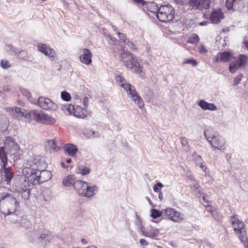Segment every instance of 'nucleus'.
Here are the masks:
<instances>
[{"mask_svg":"<svg viewBox=\"0 0 248 248\" xmlns=\"http://www.w3.org/2000/svg\"><path fill=\"white\" fill-rule=\"evenodd\" d=\"M78 181L76 180L75 177L73 175H70L63 179L62 183L65 186H68L73 185L74 187L75 184Z\"/></svg>","mask_w":248,"mask_h":248,"instance_id":"26","label":"nucleus"},{"mask_svg":"<svg viewBox=\"0 0 248 248\" xmlns=\"http://www.w3.org/2000/svg\"><path fill=\"white\" fill-rule=\"evenodd\" d=\"M61 166H62V167H63V168H66V167L65 166V165H64V164L63 162H62V163H61Z\"/></svg>","mask_w":248,"mask_h":248,"instance_id":"59","label":"nucleus"},{"mask_svg":"<svg viewBox=\"0 0 248 248\" xmlns=\"http://www.w3.org/2000/svg\"><path fill=\"white\" fill-rule=\"evenodd\" d=\"M6 166L1 165V172L4 179V181L6 182L7 184L9 185L14 176V173L12 170L11 167H7Z\"/></svg>","mask_w":248,"mask_h":248,"instance_id":"18","label":"nucleus"},{"mask_svg":"<svg viewBox=\"0 0 248 248\" xmlns=\"http://www.w3.org/2000/svg\"><path fill=\"white\" fill-rule=\"evenodd\" d=\"M203 161H202V162L200 163V164H197V166H199L202 170L205 172L206 175L207 167L203 164Z\"/></svg>","mask_w":248,"mask_h":248,"instance_id":"46","label":"nucleus"},{"mask_svg":"<svg viewBox=\"0 0 248 248\" xmlns=\"http://www.w3.org/2000/svg\"><path fill=\"white\" fill-rule=\"evenodd\" d=\"M72 114H73L74 116L80 118H83L85 116L83 108L79 106H74Z\"/></svg>","mask_w":248,"mask_h":248,"instance_id":"28","label":"nucleus"},{"mask_svg":"<svg viewBox=\"0 0 248 248\" xmlns=\"http://www.w3.org/2000/svg\"><path fill=\"white\" fill-rule=\"evenodd\" d=\"M46 149L49 152L57 151L59 147L54 140H48L46 145Z\"/></svg>","mask_w":248,"mask_h":248,"instance_id":"24","label":"nucleus"},{"mask_svg":"<svg viewBox=\"0 0 248 248\" xmlns=\"http://www.w3.org/2000/svg\"><path fill=\"white\" fill-rule=\"evenodd\" d=\"M115 79L119 85L126 91L129 98L137 104L140 108H142L144 105V102L136 92L135 87L127 83L126 80L121 76L117 75L115 77Z\"/></svg>","mask_w":248,"mask_h":248,"instance_id":"3","label":"nucleus"},{"mask_svg":"<svg viewBox=\"0 0 248 248\" xmlns=\"http://www.w3.org/2000/svg\"><path fill=\"white\" fill-rule=\"evenodd\" d=\"M207 23V21H203V22H201L199 23V24L201 26H204V25H206Z\"/></svg>","mask_w":248,"mask_h":248,"instance_id":"56","label":"nucleus"},{"mask_svg":"<svg viewBox=\"0 0 248 248\" xmlns=\"http://www.w3.org/2000/svg\"><path fill=\"white\" fill-rule=\"evenodd\" d=\"M158 198L160 199V200H161V201L163 199V193L161 191L159 192Z\"/></svg>","mask_w":248,"mask_h":248,"instance_id":"53","label":"nucleus"},{"mask_svg":"<svg viewBox=\"0 0 248 248\" xmlns=\"http://www.w3.org/2000/svg\"><path fill=\"white\" fill-rule=\"evenodd\" d=\"M125 45H126L131 50H135L136 49V47L134 44L132 42H130L129 40L127 42V43L125 44Z\"/></svg>","mask_w":248,"mask_h":248,"instance_id":"44","label":"nucleus"},{"mask_svg":"<svg viewBox=\"0 0 248 248\" xmlns=\"http://www.w3.org/2000/svg\"><path fill=\"white\" fill-rule=\"evenodd\" d=\"M210 0H189V3L192 8L202 10L209 7Z\"/></svg>","mask_w":248,"mask_h":248,"instance_id":"17","label":"nucleus"},{"mask_svg":"<svg viewBox=\"0 0 248 248\" xmlns=\"http://www.w3.org/2000/svg\"><path fill=\"white\" fill-rule=\"evenodd\" d=\"M4 147H0V159L1 162V165H7V157L4 151Z\"/></svg>","mask_w":248,"mask_h":248,"instance_id":"30","label":"nucleus"},{"mask_svg":"<svg viewBox=\"0 0 248 248\" xmlns=\"http://www.w3.org/2000/svg\"><path fill=\"white\" fill-rule=\"evenodd\" d=\"M144 9L146 8L148 11L151 13H156L158 12L159 8H158L157 5L154 2H145L144 5Z\"/></svg>","mask_w":248,"mask_h":248,"instance_id":"27","label":"nucleus"},{"mask_svg":"<svg viewBox=\"0 0 248 248\" xmlns=\"http://www.w3.org/2000/svg\"><path fill=\"white\" fill-rule=\"evenodd\" d=\"M154 191L156 192H161L160 189L155 185L154 186Z\"/></svg>","mask_w":248,"mask_h":248,"instance_id":"50","label":"nucleus"},{"mask_svg":"<svg viewBox=\"0 0 248 248\" xmlns=\"http://www.w3.org/2000/svg\"><path fill=\"white\" fill-rule=\"evenodd\" d=\"M181 4L183 5L184 4V1L183 0H181L180 1H178Z\"/></svg>","mask_w":248,"mask_h":248,"instance_id":"62","label":"nucleus"},{"mask_svg":"<svg viewBox=\"0 0 248 248\" xmlns=\"http://www.w3.org/2000/svg\"><path fill=\"white\" fill-rule=\"evenodd\" d=\"M23 173L26 175L27 178L34 179L37 182H45L49 180L51 177V173L48 170H44L41 171L32 170L29 168H25L23 170Z\"/></svg>","mask_w":248,"mask_h":248,"instance_id":"7","label":"nucleus"},{"mask_svg":"<svg viewBox=\"0 0 248 248\" xmlns=\"http://www.w3.org/2000/svg\"><path fill=\"white\" fill-rule=\"evenodd\" d=\"M84 135L88 138L98 137L99 135L97 132H95L92 129H86L84 131Z\"/></svg>","mask_w":248,"mask_h":248,"instance_id":"32","label":"nucleus"},{"mask_svg":"<svg viewBox=\"0 0 248 248\" xmlns=\"http://www.w3.org/2000/svg\"><path fill=\"white\" fill-rule=\"evenodd\" d=\"M181 143L183 146L186 145L187 144V140L185 138H182L181 139Z\"/></svg>","mask_w":248,"mask_h":248,"instance_id":"48","label":"nucleus"},{"mask_svg":"<svg viewBox=\"0 0 248 248\" xmlns=\"http://www.w3.org/2000/svg\"><path fill=\"white\" fill-rule=\"evenodd\" d=\"M183 64H188L191 65L192 66H195L197 65V62L193 59H186L183 62Z\"/></svg>","mask_w":248,"mask_h":248,"instance_id":"40","label":"nucleus"},{"mask_svg":"<svg viewBox=\"0 0 248 248\" xmlns=\"http://www.w3.org/2000/svg\"><path fill=\"white\" fill-rule=\"evenodd\" d=\"M24 192H27V197H29V191L28 190V191H27L26 190H24Z\"/></svg>","mask_w":248,"mask_h":248,"instance_id":"61","label":"nucleus"},{"mask_svg":"<svg viewBox=\"0 0 248 248\" xmlns=\"http://www.w3.org/2000/svg\"><path fill=\"white\" fill-rule=\"evenodd\" d=\"M4 148L7 153L15 155L19 149L17 144L10 137H6L4 141Z\"/></svg>","mask_w":248,"mask_h":248,"instance_id":"16","label":"nucleus"},{"mask_svg":"<svg viewBox=\"0 0 248 248\" xmlns=\"http://www.w3.org/2000/svg\"><path fill=\"white\" fill-rule=\"evenodd\" d=\"M163 211L164 212L166 217L174 222L180 223L186 219L184 213L177 211L174 208L171 207L167 208Z\"/></svg>","mask_w":248,"mask_h":248,"instance_id":"11","label":"nucleus"},{"mask_svg":"<svg viewBox=\"0 0 248 248\" xmlns=\"http://www.w3.org/2000/svg\"><path fill=\"white\" fill-rule=\"evenodd\" d=\"M21 92L23 95L26 96L29 99L31 96V93L27 89H21Z\"/></svg>","mask_w":248,"mask_h":248,"instance_id":"42","label":"nucleus"},{"mask_svg":"<svg viewBox=\"0 0 248 248\" xmlns=\"http://www.w3.org/2000/svg\"><path fill=\"white\" fill-rule=\"evenodd\" d=\"M198 51L200 53H206L207 52V49L205 47L202 45L201 44L198 47Z\"/></svg>","mask_w":248,"mask_h":248,"instance_id":"43","label":"nucleus"},{"mask_svg":"<svg viewBox=\"0 0 248 248\" xmlns=\"http://www.w3.org/2000/svg\"><path fill=\"white\" fill-rule=\"evenodd\" d=\"M174 14L173 8L170 5H166L159 7L156 16L160 21L166 22L173 18Z\"/></svg>","mask_w":248,"mask_h":248,"instance_id":"9","label":"nucleus"},{"mask_svg":"<svg viewBox=\"0 0 248 248\" xmlns=\"http://www.w3.org/2000/svg\"><path fill=\"white\" fill-rule=\"evenodd\" d=\"M71 161H72V160H71V158H68V159H67L66 160V162H67V163H68V164L70 163L71 162Z\"/></svg>","mask_w":248,"mask_h":248,"instance_id":"58","label":"nucleus"},{"mask_svg":"<svg viewBox=\"0 0 248 248\" xmlns=\"http://www.w3.org/2000/svg\"><path fill=\"white\" fill-rule=\"evenodd\" d=\"M90 169L87 167L81 166H79L77 169V173L82 175H85L90 173Z\"/></svg>","mask_w":248,"mask_h":248,"instance_id":"33","label":"nucleus"},{"mask_svg":"<svg viewBox=\"0 0 248 248\" xmlns=\"http://www.w3.org/2000/svg\"><path fill=\"white\" fill-rule=\"evenodd\" d=\"M211 213H212V217L215 218H216L217 217V213L216 211H212V210H211Z\"/></svg>","mask_w":248,"mask_h":248,"instance_id":"51","label":"nucleus"},{"mask_svg":"<svg viewBox=\"0 0 248 248\" xmlns=\"http://www.w3.org/2000/svg\"><path fill=\"white\" fill-rule=\"evenodd\" d=\"M156 186H157V187H158L159 188H160V187H162L163 186V184H162L161 183H160V182H158V183H157L156 184Z\"/></svg>","mask_w":248,"mask_h":248,"instance_id":"55","label":"nucleus"},{"mask_svg":"<svg viewBox=\"0 0 248 248\" xmlns=\"http://www.w3.org/2000/svg\"><path fill=\"white\" fill-rule=\"evenodd\" d=\"M143 228V227L141 226L140 228V232L143 235L146 237L154 238L159 233L158 229L155 228H151L148 231H144Z\"/></svg>","mask_w":248,"mask_h":248,"instance_id":"22","label":"nucleus"},{"mask_svg":"<svg viewBox=\"0 0 248 248\" xmlns=\"http://www.w3.org/2000/svg\"><path fill=\"white\" fill-rule=\"evenodd\" d=\"M0 65L3 69L8 68L11 67L10 62L6 59H2L1 61Z\"/></svg>","mask_w":248,"mask_h":248,"instance_id":"39","label":"nucleus"},{"mask_svg":"<svg viewBox=\"0 0 248 248\" xmlns=\"http://www.w3.org/2000/svg\"><path fill=\"white\" fill-rule=\"evenodd\" d=\"M192 156L193 157V160L196 165L203 161L202 157L196 152L193 153Z\"/></svg>","mask_w":248,"mask_h":248,"instance_id":"36","label":"nucleus"},{"mask_svg":"<svg viewBox=\"0 0 248 248\" xmlns=\"http://www.w3.org/2000/svg\"><path fill=\"white\" fill-rule=\"evenodd\" d=\"M198 105L204 110L215 111L217 110V107L214 104L208 103L204 100H200Z\"/></svg>","mask_w":248,"mask_h":248,"instance_id":"21","label":"nucleus"},{"mask_svg":"<svg viewBox=\"0 0 248 248\" xmlns=\"http://www.w3.org/2000/svg\"><path fill=\"white\" fill-rule=\"evenodd\" d=\"M147 199L148 200L149 202H151L150 199L148 197H147Z\"/></svg>","mask_w":248,"mask_h":248,"instance_id":"64","label":"nucleus"},{"mask_svg":"<svg viewBox=\"0 0 248 248\" xmlns=\"http://www.w3.org/2000/svg\"><path fill=\"white\" fill-rule=\"evenodd\" d=\"M232 55L231 53L224 52L219 53L217 54L216 62H227L230 61L232 58Z\"/></svg>","mask_w":248,"mask_h":248,"instance_id":"23","label":"nucleus"},{"mask_svg":"<svg viewBox=\"0 0 248 248\" xmlns=\"http://www.w3.org/2000/svg\"><path fill=\"white\" fill-rule=\"evenodd\" d=\"M204 136L210 144L215 148L222 151L225 149L226 141L218 134H212L209 130H205Z\"/></svg>","mask_w":248,"mask_h":248,"instance_id":"8","label":"nucleus"},{"mask_svg":"<svg viewBox=\"0 0 248 248\" xmlns=\"http://www.w3.org/2000/svg\"><path fill=\"white\" fill-rule=\"evenodd\" d=\"M64 150L71 156H75L78 151L77 147L71 143L66 144L64 146Z\"/></svg>","mask_w":248,"mask_h":248,"instance_id":"25","label":"nucleus"},{"mask_svg":"<svg viewBox=\"0 0 248 248\" xmlns=\"http://www.w3.org/2000/svg\"><path fill=\"white\" fill-rule=\"evenodd\" d=\"M244 44L245 46L248 49V39L244 40Z\"/></svg>","mask_w":248,"mask_h":248,"instance_id":"54","label":"nucleus"},{"mask_svg":"<svg viewBox=\"0 0 248 248\" xmlns=\"http://www.w3.org/2000/svg\"><path fill=\"white\" fill-rule=\"evenodd\" d=\"M117 34L118 35L119 38L122 41V42L124 43V44H126L128 39L126 38L125 35L124 34H122L119 32H117Z\"/></svg>","mask_w":248,"mask_h":248,"instance_id":"41","label":"nucleus"},{"mask_svg":"<svg viewBox=\"0 0 248 248\" xmlns=\"http://www.w3.org/2000/svg\"><path fill=\"white\" fill-rule=\"evenodd\" d=\"M74 188L79 195L87 198L93 197L98 190L96 186L81 180L75 184Z\"/></svg>","mask_w":248,"mask_h":248,"instance_id":"4","label":"nucleus"},{"mask_svg":"<svg viewBox=\"0 0 248 248\" xmlns=\"http://www.w3.org/2000/svg\"><path fill=\"white\" fill-rule=\"evenodd\" d=\"M29 239L31 242L37 243L42 247H45L47 244L50 242L52 239V236L47 231L41 232L34 230L30 233Z\"/></svg>","mask_w":248,"mask_h":248,"instance_id":"5","label":"nucleus"},{"mask_svg":"<svg viewBox=\"0 0 248 248\" xmlns=\"http://www.w3.org/2000/svg\"><path fill=\"white\" fill-rule=\"evenodd\" d=\"M37 105L44 110H55L57 105L50 99L44 96H40L37 100Z\"/></svg>","mask_w":248,"mask_h":248,"instance_id":"12","label":"nucleus"},{"mask_svg":"<svg viewBox=\"0 0 248 248\" xmlns=\"http://www.w3.org/2000/svg\"><path fill=\"white\" fill-rule=\"evenodd\" d=\"M151 217L154 218H156L161 216L162 213L157 210L152 209L151 210Z\"/></svg>","mask_w":248,"mask_h":248,"instance_id":"38","label":"nucleus"},{"mask_svg":"<svg viewBox=\"0 0 248 248\" xmlns=\"http://www.w3.org/2000/svg\"><path fill=\"white\" fill-rule=\"evenodd\" d=\"M89 98L87 96H85L83 99V104L84 109H86L88 106Z\"/></svg>","mask_w":248,"mask_h":248,"instance_id":"45","label":"nucleus"},{"mask_svg":"<svg viewBox=\"0 0 248 248\" xmlns=\"http://www.w3.org/2000/svg\"><path fill=\"white\" fill-rule=\"evenodd\" d=\"M140 243L141 245L144 246H147L148 245V242L144 239H141L140 241Z\"/></svg>","mask_w":248,"mask_h":248,"instance_id":"47","label":"nucleus"},{"mask_svg":"<svg viewBox=\"0 0 248 248\" xmlns=\"http://www.w3.org/2000/svg\"><path fill=\"white\" fill-rule=\"evenodd\" d=\"M92 54L90 50L87 48L82 50V53L79 56V59L81 62L86 65H89L92 63Z\"/></svg>","mask_w":248,"mask_h":248,"instance_id":"20","label":"nucleus"},{"mask_svg":"<svg viewBox=\"0 0 248 248\" xmlns=\"http://www.w3.org/2000/svg\"><path fill=\"white\" fill-rule=\"evenodd\" d=\"M198 186H199L198 185H196L195 186H193V187L195 189H197L198 188Z\"/></svg>","mask_w":248,"mask_h":248,"instance_id":"60","label":"nucleus"},{"mask_svg":"<svg viewBox=\"0 0 248 248\" xmlns=\"http://www.w3.org/2000/svg\"><path fill=\"white\" fill-rule=\"evenodd\" d=\"M74 105L71 104H66L61 106V109L67 115L71 114Z\"/></svg>","mask_w":248,"mask_h":248,"instance_id":"31","label":"nucleus"},{"mask_svg":"<svg viewBox=\"0 0 248 248\" xmlns=\"http://www.w3.org/2000/svg\"><path fill=\"white\" fill-rule=\"evenodd\" d=\"M199 37L196 34H193L188 39L187 42L192 44H195L199 42Z\"/></svg>","mask_w":248,"mask_h":248,"instance_id":"35","label":"nucleus"},{"mask_svg":"<svg viewBox=\"0 0 248 248\" xmlns=\"http://www.w3.org/2000/svg\"><path fill=\"white\" fill-rule=\"evenodd\" d=\"M230 219L235 234L241 241H244L248 238L244 223L241 220L237 215L231 217Z\"/></svg>","mask_w":248,"mask_h":248,"instance_id":"6","label":"nucleus"},{"mask_svg":"<svg viewBox=\"0 0 248 248\" xmlns=\"http://www.w3.org/2000/svg\"><path fill=\"white\" fill-rule=\"evenodd\" d=\"M29 113L30 115H32L33 119L38 123L46 124H52L56 122L55 118L45 114L41 110H32Z\"/></svg>","mask_w":248,"mask_h":248,"instance_id":"10","label":"nucleus"},{"mask_svg":"<svg viewBox=\"0 0 248 248\" xmlns=\"http://www.w3.org/2000/svg\"><path fill=\"white\" fill-rule=\"evenodd\" d=\"M144 63L147 65L148 64V62L147 60H145L144 61Z\"/></svg>","mask_w":248,"mask_h":248,"instance_id":"63","label":"nucleus"},{"mask_svg":"<svg viewBox=\"0 0 248 248\" xmlns=\"http://www.w3.org/2000/svg\"><path fill=\"white\" fill-rule=\"evenodd\" d=\"M135 1L138 3H141L143 6L145 5L146 2L144 1L143 0H135Z\"/></svg>","mask_w":248,"mask_h":248,"instance_id":"52","label":"nucleus"},{"mask_svg":"<svg viewBox=\"0 0 248 248\" xmlns=\"http://www.w3.org/2000/svg\"><path fill=\"white\" fill-rule=\"evenodd\" d=\"M8 121L6 117L0 116V129L4 131L7 128Z\"/></svg>","mask_w":248,"mask_h":248,"instance_id":"34","label":"nucleus"},{"mask_svg":"<svg viewBox=\"0 0 248 248\" xmlns=\"http://www.w3.org/2000/svg\"><path fill=\"white\" fill-rule=\"evenodd\" d=\"M241 77H242V75L238 76V77H237L236 80H238V81H237V83H238V81L241 79Z\"/></svg>","mask_w":248,"mask_h":248,"instance_id":"57","label":"nucleus"},{"mask_svg":"<svg viewBox=\"0 0 248 248\" xmlns=\"http://www.w3.org/2000/svg\"><path fill=\"white\" fill-rule=\"evenodd\" d=\"M224 18L223 13L220 9H213L210 15L209 20L211 23L217 24Z\"/></svg>","mask_w":248,"mask_h":248,"instance_id":"19","label":"nucleus"},{"mask_svg":"<svg viewBox=\"0 0 248 248\" xmlns=\"http://www.w3.org/2000/svg\"><path fill=\"white\" fill-rule=\"evenodd\" d=\"M242 0H226V6L228 10H234L237 8Z\"/></svg>","mask_w":248,"mask_h":248,"instance_id":"29","label":"nucleus"},{"mask_svg":"<svg viewBox=\"0 0 248 248\" xmlns=\"http://www.w3.org/2000/svg\"><path fill=\"white\" fill-rule=\"evenodd\" d=\"M120 59L123 64L133 73L140 74L142 71L140 64L141 59L128 51L124 50L120 54Z\"/></svg>","mask_w":248,"mask_h":248,"instance_id":"2","label":"nucleus"},{"mask_svg":"<svg viewBox=\"0 0 248 248\" xmlns=\"http://www.w3.org/2000/svg\"><path fill=\"white\" fill-rule=\"evenodd\" d=\"M19 207V202L16 198L8 192L0 193V212L5 216L15 213Z\"/></svg>","mask_w":248,"mask_h":248,"instance_id":"1","label":"nucleus"},{"mask_svg":"<svg viewBox=\"0 0 248 248\" xmlns=\"http://www.w3.org/2000/svg\"><path fill=\"white\" fill-rule=\"evenodd\" d=\"M61 96L62 99L65 101H69L71 98L70 94L66 91L62 92L61 94Z\"/></svg>","mask_w":248,"mask_h":248,"instance_id":"37","label":"nucleus"},{"mask_svg":"<svg viewBox=\"0 0 248 248\" xmlns=\"http://www.w3.org/2000/svg\"><path fill=\"white\" fill-rule=\"evenodd\" d=\"M244 245L245 248H248V238L244 241H241Z\"/></svg>","mask_w":248,"mask_h":248,"instance_id":"49","label":"nucleus"},{"mask_svg":"<svg viewBox=\"0 0 248 248\" xmlns=\"http://www.w3.org/2000/svg\"><path fill=\"white\" fill-rule=\"evenodd\" d=\"M248 62V57L245 55L241 54L239 59L231 62L229 66V70L232 73H235L241 67H244Z\"/></svg>","mask_w":248,"mask_h":248,"instance_id":"13","label":"nucleus"},{"mask_svg":"<svg viewBox=\"0 0 248 248\" xmlns=\"http://www.w3.org/2000/svg\"><path fill=\"white\" fill-rule=\"evenodd\" d=\"M37 48L38 51L48 57L50 60H54L57 59V53L55 50L47 45L38 43L37 45Z\"/></svg>","mask_w":248,"mask_h":248,"instance_id":"15","label":"nucleus"},{"mask_svg":"<svg viewBox=\"0 0 248 248\" xmlns=\"http://www.w3.org/2000/svg\"><path fill=\"white\" fill-rule=\"evenodd\" d=\"M5 110L15 119L20 120L23 117L28 118L30 116L29 112L26 110L22 111L21 108L18 107H6L5 108Z\"/></svg>","mask_w":248,"mask_h":248,"instance_id":"14","label":"nucleus"}]
</instances>
